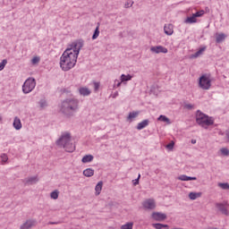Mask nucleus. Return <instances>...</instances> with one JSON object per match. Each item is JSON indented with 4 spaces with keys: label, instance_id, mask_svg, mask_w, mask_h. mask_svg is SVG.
Returning a JSON list of instances; mask_svg holds the SVG:
<instances>
[{
    "label": "nucleus",
    "instance_id": "a878e982",
    "mask_svg": "<svg viewBox=\"0 0 229 229\" xmlns=\"http://www.w3.org/2000/svg\"><path fill=\"white\" fill-rule=\"evenodd\" d=\"M40 110H44V108L47 107V101L45 98H42L38 101Z\"/></svg>",
    "mask_w": 229,
    "mask_h": 229
},
{
    "label": "nucleus",
    "instance_id": "c756f323",
    "mask_svg": "<svg viewBox=\"0 0 229 229\" xmlns=\"http://www.w3.org/2000/svg\"><path fill=\"white\" fill-rule=\"evenodd\" d=\"M139 116V111L129 113L128 119L131 121V119H135V117Z\"/></svg>",
    "mask_w": 229,
    "mask_h": 229
},
{
    "label": "nucleus",
    "instance_id": "79ce46f5",
    "mask_svg": "<svg viewBox=\"0 0 229 229\" xmlns=\"http://www.w3.org/2000/svg\"><path fill=\"white\" fill-rule=\"evenodd\" d=\"M31 62L34 64H38L40 62V58L39 57H34Z\"/></svg>",
    "mask_w": 229,
    "mask_h": 229
},
{
    "label": "nucleus",
    "instance_id": "09e8293b",
    "mask_svg": "<svg viewBox=\"0 0 229 229\" xmlns=\"http://www.w3.org/2000/svg\"><path fill=\"white\" fill-rule=\"evenodd\" d=\"M3 120V118L0 116V121H2Z\"/></svg>",
    "mask_w": 229,
    "mask_h": 229
},
{
    "label": "nucleus",
    "instance_id": "8fccbe9b",
    "mask_svg": "<svg viewBox=\"0 0 229 229\" xmlns=\"http://www.w3.org/2000/svg\"><path fill=\"white\" fill-rule=\"evenodd\" d=\"M114 96H117V93H114Z\"/></svg>",
    "mask_w": 229,
    "mask_h": 229
},
{
    "label": "nucleus",
    "instance_id": "9d476101",
    "mask_svg": "<svg viewBox=\"0 0 229 229\" xmlns=\"http://www.w3.org/2000/svg\"><path fill=\"white\" fill-rule=\"evenodd\" d=\"M38 182V176H31L25 178L23 180L24 185H35V183Z\"/></svg>",
    "mask_w": 229,
    "mask_h": 229
},
{
    "label": "nucleus",
    "instance_id": "a18cd8bd",
    "mask_svg": "<svg viewBox=\"0 0 229 229\" xmlns=\"http://www.w3.org/2000/svg\"><path fill=\"white\" fill-rule=\"evenodd\" d=\"M226 137H227V140L229 141V131L226 132Z\"/></svg>",
    "mask_w": 229,
    "mask_h": 229
},
{
    "label": "nucleus",
    "instance_id": "ddd939ff",
    "mask_svg": "<svg viewBox=\"0 0 229 229\" xmlns=\"http://www.w3.org/2000/svg\"><path fill=\"white\" fill-rule=\"evenodd\" d=\"M13 126L15 130H21V128H22V123H21V119L19 117L14 118Z\"/></svg>",
    "mask_w": 229,
    "mask_h": 229
},
{
    "label": "nucleus",
    "instance_id": "9b49d317",
    "mask_svg": "<svg viewBox=\"0 0 229 229\" xmlns=\"http://www.w3.org/2000/svg\"><path fill=\"white\" fill-rule=\"evenodd\" d=\"M152 217L155 221H165V219H167V215L160 212H154Z\"/></svg>",
    "mask_w": 229,
    "mask_h": 229
},
{
    "label": "nucleus",
    "instance_id": "f257e3e1",
    "mask_svg": "<svg viewBox=\"0 0 229 229\" xmlns=\"http://www.w3.org/2000/svg\"><path fill=\"white\" fill-rule=\"evenodd\" d=\"M83 39H79L72 43L71 48H67L61 56L60 67L64 71H71L78 62V55L83 47Z\"/></svg>",
    "mask_w": 229,
    "mask_h": 229
},
{
    "label": "nucleus",
    "instance_id": "a211bd4d",
    "mask_svg": "<svg viewBox=\"0 0 229 229\" xmlns=\"http://www.w3.org/2000/svg\"><path fill=\"white\" fill-rule=\"evenodd\" d=\"M94 160V156L92 155H86L82 157L81 162L83 164H89V162H92Z\"/></svg>",
    "mask_w": 229,
    "mask_h": 229
},
{
    "label": "nucleus",
    "instance_id": "a19ab883",
    "mask_svg": "<svg viewBox=\"0 0 229 229\" xmlns=\"http://www.w3.org/2000/svg\"><path fill=\"white\" fill-rule=\"evenodd\" d=\"M174 148V142L171 141L166 145L167 149H173Z\"/></svg>",
    "mask_w": 229,
    "mask_h": 229
},
{
    "label": "nucleus",
    "instance_id": "423d86ee",
    "mask_svg": "<svg viewBox=\"0 0 229 229\" xmlns=\"http://www.w3.org/2000/svg\"><path fill=\"white\" fill-rule=\"evenodd\" d=\"M37 87V81L33 78H29L22 85V90L24 94H30Z\"/></svg>",
    "mask_w": 229,
    "mask_h": 229
},
{
    "label": "nucleus",
    "instance_id": "37998d69",
    "mask_svg": "<svg viewBox=\"0 0 229 229\" xmlns=\"http://www.w3.org/2000/svg\"><path fill=\"white\" fill-rule=\"evenodd\" d=\"M122 83H123L122 81H115V84H114V88H115V87L119 88V87L122 85Z\"/></svg>",
    "mask_w": 229,
    "mask_h": 229
},
{
    "label": "nucleus",
    "instance_id": "1a4fd4ad",
    "mask_svg": "<svg viewBox=\"0 0 229 229\" xmlns=\"http://www.w3.org/2000/svg\"><path fill=\"white\" fill-rule=\"evenodd\" d=\"M150 51L151 53H156V55H159V53H164L165 55L168 53L167 48L162 46L151 47Z\"/></svg>",
    "mask_w": 229,
    "mask_h": 229
},
{
    "label": "nucleus",
    "instance_id": "aec40b11",
    "mask_svg": "<svg viewBox=\"0 0 229 229\" xmlns=\"http://www.w3.org/2000/svg\"><path fill=\"white\" fill-rule=\"evenodd\" d=\"M207 50V47L199 48L195 54L191 55V58H198L200 55H203L204 51Z\"/></svg>",
    "mask_w": 229,
    "mask_h": 229
},
{
    "label": "nucleus",
    "instance_id": "bb28decb",
    "mask_svg": "<svg viewBox=\"0 0 229 229\" xmlns=\"http://www.w3.org/2000/svg\"><path fill=\"white\" fill-rule=\"evenodd\" d=\"M201 196V192H190L189 193V198L190 199H197V198H199Z\"/></svg>",
    "mask_w": 229,
    "mask_h": 229
},
{
    "label": "nucleus",
    "instance_id": "4468645a",
    "mask_svg": "<svg viewBox=\"0 0 229 229\" xmlns=\"http://www.w3.org/2000/svg\"><path fill=\"white\" fill-rule=\"evenodd\" d=\"M147 126H149V120L146 119L139 123L137 125V130H144Z\"/></svg>",
    "mask_w": 229,
    "mask_h": 229
},
{
    "label": "nucleus",
    "instance_id": "4be33fe9",
    "mask_svg": "<svg viewBox=\"0 0 229 229\" xmlns=\"http://www.w3.org/2000/svg\"><path fill=\"white\" fill-rule=\"evenodd\" d=\"M152 226H153V228H156V229H169V225H168L160 224V223L152 224Z\"/></svg>",
    "mask_w": 229,
    "mask_h": 229
},
{
    "label": "nucleus",
    "instance_id": "6ab92c4d",
    "mask_svg": "<svg viewBox=\"0 0 229 229\" xmlns=\"http://www.w3.org/2000/svg\"><path fill=\"white\" fill-rule=\"evenodd\" d=\"M96 194L97 196H99L101 194V191H103V182H98V184L95 187Z\"/></svg>",
    "mask_w": 229,
    "mask_h": 229
},
{
    "label": "nucleus",
    "instance_id": "c85d7f7f",
    "mask_svg": "<svg viewBox=\"0 0 229 229\" xmlns=\"http://www.w3.org/2000/svg\"><path fill=\"white\" fill-rule=\"evenodd\" d=\"M218 187H220V189H223L224 191H229L228 182H219Z\"/></svg>",
    "mask_w": 229,
    "mask_h": 229
},
{
    "label": "nucleus",
    "instance_id": "dca6fc26",
    "mask_svg": "<svg viewBox=\"0 0 229 229\" xmlns=\"http://www.w3.org/2000/svg\"><path fill=\"white\" fill-rule=\"evenodd\" d=\"M79 93L81 94V96L87 97L90 96L91 91L89 89V88L82 87L79 89Z\"/></svg>",
    "mask_w": 229,
    "mask_h": 229
},
{
    "label": "nucleus",
    "instance_id": "393cba45",
    "mask_svg": "<svg viewBox=\"0 0 229 229\" xmlns=\"http://www.w3.org/2000/svg\"><path fill=\"white\" fill-rule=\"evenodd\" d=\"M131 78H133V76H131V74H127V75L122 74V75H121V81H122L123 83H124V81H131Z\"/></svg>",
    "mask_w": 229,
    "mask_h": 229
},
{
    "label": "nucleus",
    "instance_id": "cd10ccee",
    "mask_svg": "<svg viewBox=\"0 0 229 229\" xmlns=\"http://www.w3.org/2000/svg\"><path fill=\"white\" fill-rule=\"evenodd\" d=\"M186 24H194V22H197L196 17L194 16V14H192V16L188 17L185 20Z\"/></svg>",
    "mask_w": 229,
    "mask_h": 229
},
{
    "label": "nucleus",
    "instance_id": "de8ad7c7",
    "mask_svg": "<svg viewBox=\"0 0 229 229\" xmlns=\"http://www.w3.org/2000/svg\"><path fill=\"white\" fill-rule=\"evenodd\" d=\"M139 180H140V174L138 175Z\"/></svg>",
    "mask_w": 229,
    "mask_h": 229
},
{
    "label": "nucleus",
    "instance_id": "f03ea898",
    "mask_svg": "<svg viewBox=\"0 0 229 229\" xmlns=\"http://www.w3.org/2000/svg\"><path fill=\"white\" fill-rule=\"evenodd\" d=\"M80 110V100L74 98H65L61 104V112L64 115H74Z\"/></svg>",
    "mask_w": 229,
    "mask_h": 229
},
{
    "label": "nucleus",
    "instance_id": "58836bf2",
    "mask_svg": "<svg viewBox=\"0 0 229 229\" xmlns=\"http://www.w3.org/2000/svg\"><path fill=\"white\" fill-rule=\"evenodd\" d=\"M100 85L101 84L99 82H96V81L93 82V87H94L95 92H98V90H99Z\"/></svg>",
    "mask_w": 229,
    "mask_h": 229
},
{
    "label": "nucleus",
    "instance_id": "f8f14e48",
    "mask_svg": "<svg viewBox=\"0 0 229 229\" xmlns=\"http://www.w3.org/2000/svg\"><path fill=\"white\" fill-rule=\"evenodd\" d=\"M35 220H27L24 224H22L20 229H30L35 226Z\"/></svg>",
    "mask_w": 229,
    "mask_h": 229
},
{
    "label": "nucleus",
    "instance_id": "c03bdc74",
    "mask_svg": "<svg viewBox=\"0 0 229 229\" xmlns=\"http://www.w3.org/2000/svg\"><path fill=\"white\" fill-rule=\"evenodd\" d=\"M132 182L134 186L139 185V178L133 180Z\"/></svg>",
    "mask_w": 229,
    "mask_h": 229
},
{
    "label": "nucleus",
    "instance_id": "39448f33",
    "mask_svg": "<svg viewBox=\"0 0 229 229\" xmlns=\"http://www.w3.org/2000/svg\"><path fill=\"white\" fill-rule=\"evenodd\" d=\"M199 87H200L202 90L210 89V87H212V79H210V74L205 73L199 77Z\"/></svg>",
    "mask_w": 229,
    "mask_h": 229
},
{
    "label": "nucleus",
    "instance_id": "b1692460",
    "mask_svg": "<svg viewBox=\"0 0 229 229\" xmlns=\"http://www.w3.org/2000/svg\"><path fill=\"white\" fill-rule=\"evenodd\" d=\"M157 121H161L162 123H166V124H171V120L164 114L159 115V117L157 118Z\"/></svg>",
    "mask_w": 229,
    "mask_h": 229
},
{
    "label": "nucleus",
    "instance_id": "f3484780",
    "mask_svg": "<svg viewBox=\"0 0 229 229\" xmlns=\"http://www.w3.org/2000/svg\"><path fill=\"white\" fill-rule=\"evenodd\" d=\"M178 180H181V182H191V181H195L198 180V178L196 177H191V176H187L185 174L180 175L178 177Z\"/></svg>",
    "mask_w": 229,
    "mask_h": 229
},
{
    "label": "nucleus",
    "instance_id": "7c9ffc66",
    "mask_svg": "<svg viewBox=\"0 0 229 229\" xmlns=\"http://www.w3.org/2000/svg\"><path fill=\"white\" fill-rule=\"evenodd\" d=\"M220 153L223 157H229V150L227 148H222Z\"/></svg>",
    "mask_w": 229,
    "mask_h": 229
},
{
    "label": "nucleus",
    "instance_id": "5701e85b",
    "mask_svg": "<svg viewBox=\"0 0 229 229\" xmlns=\"http://www.w3.org/2000/svg\"><path fill=\"white\" fill-rule=\"evenodd\" d=\"M225 38H226V36L225 35V33L216 34V42L217 44H221V42H223Z\"/></svg>",
    "mask_w": 229,
    "mask_h": 229
},
{
    "label": "nucleus",
    "instance_id": "72a5a7b5",
    "mask_svg": "<svg viewBox=\"0 0 229 229\" xmlns=\"http://www.w3.org/2000/svg\"><path fill=\"white\" fill-rule=\"evenodd\" d=\"M99 37V27H97L93 35H92V40H96Z\"/></svg>",
    "mask_w": 229,
    "mask_h": 229
},
{
    "label": "nucleus",
    "instance_id": "2eb2a0df",
    "mask_svg": "<svg viewBox=\"0 0 229 229\" xmlns=\"http://www.w3.org/2000/svg\"><path fill=\"white\" fill-rule=\"evenodd\" d=\"M164 31H165V35H168V36L173 35V33H174L173 24L165 25Z\"/></svg>",
    "mask_w": 229,
    "mask_h": 229
},
{
    "label": "nucleus",
    "instance_id": "49530a36",
    "mask_svg": "<svg viewBox=\"0 0 229 229\" xmlns=\"http://www.w3.org/2000/svg\"><path fill=\"white\" fill-rule=\"evenodd\" d=\"M191 144H196V140H191Z\"/></svg>",
    "mask_w": 229,
    "mask_h": 229
},
{
    "label": "nucleus",
    "instance_id": "2f4dec72",
    "mask_svg": "<svg viewBox=\"0 0 229 229\" xmlns=\"http://www.w3.org/2000/svg\"><path fill=\"white\" fill-rule=\"evenodd\" d=\"M121 229H133V223L129 222V223H127L125 225H123L121 226Z\"/></svg>",
    "mask_w": 229,
    "mask_h": 229
},
{
    "label": "nucleus",
    "instance_id": "4c0bfd02",
    "mask_svg": "<svg viewBox=\"0 0 229 229\" xmlns=\"http://www.w3.org/2000/svg\"><path fill=\"white\" fill-rule=\"evenodd\" d=\"M6 64H8V60H6V59H4L0 63V71H3V69H4V67H6Z\"/></svg>",
    "mask_w": 229,
    "mask_h": 229
},
{
    "label": "nucleus",
    "instance_id": "412c9836",
    "mask_svg": "<svg viewBox=\"0 0 229 229\" xmlns=\"http://www.w3.org/2000/svg\"><path fill=\"white\" fill-rule=\"evenodd\" d=\"M84 176L87 178H90V176H94V169L92 168H87L83 171Z\"/></svg>",
    "mask_w": 229,
    "mask_h": 229
},
{
    "label": "nucleus",
    "instance_id": "7ed1b4c3",
    "mask_svg": "<svg viewBox=\"0 0 229 229\" xmlns=\"http://www.w3.org/2000/svg\"><path fill=\"white\" fill-rule=\"evenodd\" d=\"M56 145L64 148L68 153H72L76 149V147L72 144V140H71V133L69 132L62 134L56 140Z\"/></svg>",
    "mask_w": 229,
    "mask_h": 229
},
{
    "label": "nucleus",
    "instance_id": "20e7f679",
    "mask_svg": "<svg viewBox=\"0 0 229 229\" xmlns=\"http://www.w3.org/2000/svg\"><path fill=\"white\" fill-rule=\"evenodd\" d=\"M196 123L199 126L207 130L208 126H212V124H214V118L201 113L200 110H198L196 113Z\"/></svg>",
    "mask_w": 229,
    "mask_h": 229
},
{
    "label": "nucleus",
    "instance_id": "6e6552de",
    "mask_svg": "<svg viewBox=\"0 0 229 229\" xmlns=\"http://www.w3.org/2000/svg\"><path fill=\"white\" fill-rule=\"evenodd\" d=\"M142 205H143V208H145L146 210H154V208L157 207L155 200L151 199L145 200L142 203Z\"/></svg>",
    "mask_w": 229,
    "mask_h": 229
},
{
    "label": "nucleus",
    "instance_id": "e433bc0d",
    "mask_svg": "<svg viewBox=\"0 0 229 229\" xmlns=\"http://www.w3.org/2000/svg\"><path fill=\"white\" fill-rule=\"evenodd\" d=\"M50 198L52 199H58V191H54L50 193Z\"/></svg>",
    "mask_w": 229,
    "mask_h": 229
},
{
    "label": "nucleus",
    "instance_id": "f704fd0d",
    "mask_svg": "<svg viewBox=\"0 0 229 229\" xmlns=\"http://www.w3.org/2000/svg\"><path fill=\"white\" fill-rule=\"evenodd\" d=\"M0 160L2 164H6V162H8V156H6V154H2L0 156Z\"/></svg>",
    "mask_w": 229,
    "mask_h": 229
},
{
    "label": "nucleus",
    "instance_id": "473e14b6",
    "mask_svg": "<svg viewBox=\"0 0 229 229\" xmlns=\"http://www.w3.org/2000/svg\"><path fill=\"white\" fill-rule=\"evenodd\" d=\"M133 0H126L124 4V8H131L133 6Z\"/></svg>",
    "mask_w": 229,
    "mask_h": 229
},
{
    "label": "nucleus",
    "instance_id": "ea45409f",
    "mask_svg": "<svg viewBox=\"0 0 229 229\" xmlns=\"http://www.w3.org/2000/svg\"><path fill=\"white\" fill-rule=\"evenodd\" d=\"M184 108H186V110H192V108H194V105H192V104H184Z\"/></svg>",
    "mask_w": 229,
    "mask_h": 229
},
{
    "label": "nucleus",
    "instance_id": "c9c22d12",
    "mask_svg": "<svg viewBox=\"0 0 229 229\" xmlns=\"http://www.w3.org/2000/svg\"><path fill=\"white\" fill-rule=\"evenodd\" d=\"M195 19H198V17H203V15H205V11L201 10V11H199L195 13H193Z\"/></svg>",
    "mask_w": 229,
    "mask_h": 229
},
{
    "label": "nucleus",
    "instance_id": "0eeeda50",
    "mask_svg": "<svg viewBox=\"0 0 229 229\" xmlns=\"http://www.w3.org/2000/svg\"><path fill=\"white\" fill-rule=\"evenodd\" d=\"M228 207V201L216 203V208H217L224 216H229Z\"/></svg>",
    "mask_w": 229,
    "mask_h": 229
}]
</instances>
